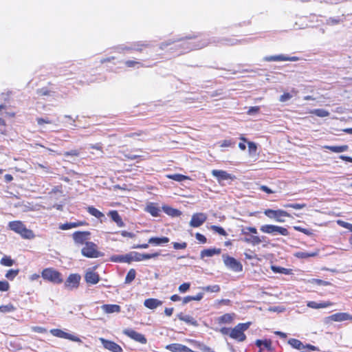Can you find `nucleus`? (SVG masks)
<instances>
[{
    "mask_svg": "<svg viewBox=\"0 0 352 352\" xmlns=\"http://www.w3.org/2000/svg\"><path fill=\"white\" fill-rule=\"evenodd\" d=\"M179 44H177V48L181 49V54H184L192 50L201 49L208 45V39L204 35H192L182 38L177 40Z\"/></svg>",
    "mask_w": 352,
    "mask_h": 352,
    "instance_id": "obj_1",
    "label": "nucleus"
},
{
    "mask_svg": "<svg viewBox=\"0 0 352 352\" xmlns=\"http://www.w3.org/2000/svg\"><path fill=\"white\" fill-rule=\"evenodd\" d=\"M8 228L20 235L24 239H32L35 237L34 232L28 229L21 221H12L8 223Z\"/></svg>",
    "mask_w": 352,
    "mask_h": 352,
    "instance_id": "obj_2",
    "label": "nucleus"
},
{
    "mask_svg": "<svg viewBox=\"0 0 352 352\" xmlns=\"http://www.w3.org/2000/svg\"><path fill=\"white\" fill-rule=\"evenodd\" d=\"M42 278L53 284L59 285L63 282L62 274L53 267H47L41 272Z\"/></svg>",
    "mask_w": 352,
    "mask_h": 352,
    "instance_id": "obj_3",
    "label": "nucleus"
},
{
    "mask_svg": "<svg viewBox=\"0 0 352 352\" xmlns=\"http://www.w3.org/2000/svg\"><path fill=\"white\" fill-rule=\"evenodd\" d=\"M257 229L255 227H246L241 230V234L245 236L243 241L252 245H257L260 244L263 240L256 235Z\"/></svg>",
    "mask_w": 352,
    "mask_h": 352,
    "instance_id": "obj_4",
    "label": "nucleus"
},
{
    "mask_svg": "<svg viewBox=\"0 0 352 352\" xmlns=\"http://www.w3.org/2000/svg\"><path fill=\"white\" fill-rule=\"evenodd\" d=\"M250 325V322L239 323L231 329L230 337L239 342H243L246 339L244 331H246Z\"/></svg>",
    "mask_w": 352,
    "mask_h": 352,
    "instance_id": "obj_5",
    "label": "nucleus"
},
{
    "mask_svg": "<svg viewBox=\"0 0 352 352\" xmlns=\"http://www.w3.org/2000/svg\"><path fill=\"white\" fill-rule=\"evenodd\" d=\"M264 214L271 219H274L276 222H285V217H292L291 214L285 210L278 209H265L263 212Z\"/></svg>",
    "mask_w": 352,
    "mask_h": 352,
    "instance_id": "obj_6",
    "label": "nucleus"
},
{
    "mask_svg": "<svg viewBox=\"0 0 352 352\" xmlns=\"http://www.w3.org/2000/svg\"><path fill=\"white\" fill-rule=\"evenodd\" d=\"M81 254L87 258H98L102 254L98 250L97 245L91 241H87L81 250Z\"/></svg>",
    "mask_w": 352,
    "mask_h": 352,
    "instance_id": "obj_7",
    "label": "nucleus"
},
{
    "mask_svg": "<svg viewBox=\"0 0 352 352\" xmlns=\"http://www.w3.org/2000/svg\"><path fill=\"white\" fill-rule=\"evenodd\" d=\"M260 230L265 234H276L278 233L283 236H288L289 234V231L287 228L272 224H266L261 226Z\"/></svg>",
    "mask_w": 352,
    "mask_h": 352,
    "instance_id": "obj_8",
    "label": "nucleus"
},
{
    "mask_svg": "<svg viewBox=\"0 0 352 352\" xmlns=\"http://www.w3.org/2000/svg\"><path fill=\"white\" fill-rule=\"evenodd\" d=\"M224 264L234 272H239L243 270L242 264L234 257L223 255Z\"/></svg>",
    "mask_w": 352,
    "mask_h": 352,
    "instance_id": "obj_9",
    "label": "nucleus"
},
{
    "mask_svg": "<svg viewBox=\"0 0 352 352\" xmlns=\"http://www.w3.org/2000/svg\"><path fill=\"white\" fill-rule=\"evenodd\" d=\"M212 176H214L217 182L220 184L222 181L224 180H231L233 181L236 179V176L228 173L226 170H212L211 172Z\"/></svg>",
    "mask_w": 352,
    "mask_h": 352,
    "instance_id": "obj_10",
    "label": "nucleus"
},
{
    "mask_svg": "<svg viewBox=\"0 0 352 352\" xmlns=\"http://www.w3.org/2000/svg\"><path fill=\"white\" fill-rule=\"evenodd\" d=\"M123 333L129 338L141 344H146L147 342L146 338L143 334L140 333L132 329H124L123 331Z\"/></svg>",
    "mask_w": 352,
    "mask_h": 352,
    "instance_id": "obj_11",
    "label": "nucleus"
},
{
    "mask_svg": "<svg viewBox=\"0 0 352 352\" xmlns=\"http://www.w3.org/2000/svg\"><path fill=\"white\" fill-rule=\"evenodd\" d=\"M80 280V276L78 274H71L65 282V288L72 289L78 287Z\"/></svg>",
    "mask_w": 352,
    "mask_h": 352,
    "instance_id": "obj_12",
    "label": "nucleus"
},
{
    "mask_svg": "<svg viewBox=\"0 0 352 352\" xmlns=\"http://www.w3.org/2000/svg\"><path fill=\"white\" fill-rule=\"evenodd\" d=\"M207 219V215L203 212L195 213L192 216L190 225L193 228L201 226Z\"/></svg>",
    "mask_w": 352,
    "mask_h": 352,
    "instance_id": "obj_13",
    "label": "nucleus"
},
{
    "mask_svg": "<svg viewBox=\"0 0 352 352\" xmlns=\"http://www.w3.org/2000/svg\"><path fill=\"white\" fill-rule=\"evenodd\" d=\"M89 235L90 232L88 231H77L73 233L72 236L75 243L85 245Z\"/></svg>",
    "mask_w": 352,
    "mask_h": 352,
    "instance_id": "obj_14",
    "label": "nucleus"
},
{
    "mask_svg": "<svg viewBox=\"0 0 352 352\" xmlns=\"http://www.w3.org/2000/svg\"><path fill=\"white\" fill-rule=\"evenodd\" d=\"M100 340L101 343L102 344L103 346L106 349H108L109 351H110L111 352H122L123 351L122 347L119 344H118L117 343H116L113 341L107 340L102 338H100Z\"/></svg>",
    "mask_w": 352,
    "mask_h": 352,
    "instance_id": "obj_15",
    "label": "nucleus"
},
{
    "mask_svg": "<svg viewBox=\"0 0 352 352\" xmlns=\"http://www.w3.org/2000/svg\"><path fill=\"white\" fill-rule=\"evenodd\" d=\"M328 319L333 322L352 320V315L346 312H339L329 316Z\"/></svg>",
    "mask_w": 352,
    "mask_h": 352,
    "instance_id": "obj_16",
    "label": "nucleus"
},
{
    "mask_svg": "<svg viewBox=\"0 0 352 352\" xmlns=\"http://www.w3.org/2000/svg\"><path fill=\"white\" fill-rule=\"evenodd\" d=\"M85 279L88 284L95 285L100 281V276L94 270H89L85 273Z\"/></svg>",
    "mask_w": 352,
    "mask_h": 352,
    "instance_id": "obj_17",
    "label": "nucleus"
},
{
    "mask_svg": "<svg viewBox=\"0 0 352 352\" xmlns=\"http://www.w3.org/2000/svg\"><path fill=\"white\" fill-rule=\"evenodd\" d=\"M151 45L148 43L138 41L133 45L132 47H128L127 50L142 52L146 49H151Z\"/></svg>",
    "mask_w": 352,
    "mask_h": 352,
    "instance_id": "obj_18",
    "label": "nucleus"
},
{
    "mask_svg": "<svg viewBox=\"0 0 352 352\" xmlns=\"http://www.w3.org/2000/svg\"><path fill=\"white\" fill-rule=\"evenodd\" d=\"M108 217H109L111 220L115 222L118 227L122 228L125 226L124 222L123 221L121 216L119 214L117 210H110L107 213Z\"/></svg>",
    "mask_w": 352,
    "mask_h": 352,
    "instance_id": "obj_19",
    "label": "nucleus"
},
{
    "mask_svg": "<svg viewBox=\"0 0 352 352\" xmlns=\"http://www.w3.org/2000/svg\"><path fill=\"white\" fill-rule=\"evenodd\" d=\"M134 252V258L135 261H141L144 260H148L151 258H156L160 255V253L155 252L151 254L148 253H139L136 252Z\"/></svg>",
    "mask_w": 352,
    "mask_h": 352,
    "instance_id": "obj_20",
    "label": "nucleus"
},
{
    "mask_svg": "<svg viewBox=\"0 0 352 352\" xmlns=\"http://www.w3.org/2000/svg\"><path fill=\"white\" fill-rule=\"evenodd\" d=\"M298 58L296 56L289 57L283 54L276 55V56H270L265 58V60L267 61H296Z\"/></svg>",
    "mask_w": 352,
    "mask_h": 352,
    "instance_id": "obj_21",
    "label": "nucleus"
},
{
    "mask_svg": "<svg viewBox=\"0 0 352 352\" xmlns=\"http://www.w3.org/2000/svg\"><path fill=\"white\" fill-rule=\"evenodd\" d=\"M235 317V314L231 313V314H225L217 319V322L219 325L223 324H230L234 320V318Z\"/></svg>",
    "mask_w": 352,
    "mask_h": 352,
    "instance_id": "obj_22",
    "label": "nucleus"
},
{
    "mask_svg": "<svg viewBox=\"0 0 352 352\" xmlns=\"http://www.w3.org/2000/svg\"><path fill=\"white\" fill-rule=\"evenodd\" d=\"M203 297H204L203 292L198 293L195 296H187L184 298H181L177 296V301H182V304L185 305V304H187L188 302H190L191 300L199 301L203 298Z\"/></svg>",
    "mask_w": 352,
    "mask_h": 352,
    "instance_id": "obj_23",
    "label": "nucleus"
},
{
    "mask_svg": "<svg viewBox=\"0 0 352 352\" xmlns=\"http://www.w3.org/2000/svg\"><path fill=\"white\" fill-rule=\"evenodd\" d=\"M102 311L106 314L120 313L121 307L118 305L105 304L101 307Z\"/></svg>",
    "mask_w": 352,
    "mask_h": 352,
    "instance_id": "obj_24",
    "label": "nucleus"
},
{
    "mask_svg": "<svg viewBox=\"0 0 352 352\" xmlns=\"http://www.w3.org/2000/svg\"><path fill=\"white\" fill-rule=\"evenodd\" d=\"M333 302L331 301H324L322 302H317L315 301H309L307 304L308 307L312 309H321V308H327L328 307L332 306Z\"/></svg>",
    "mask_w": 352,
    "mask_h": 352,
    "instance_id": "obj_25",
    "label": "nucleus"
},
{
    "mask_svg": "<svg viewBox=\"0 0 352 352\" xmlns=\"http://www.w3.org/2000/svg\"><path fill=\"white\" fill-rule=\"evenodd\" d=\"M162 304V302L156 298H148L146 299L144 302V305L150 309H154L160 306Z\"/></svg>",
    "mask_w": 352,
    "mask_h": 352,
    "instance_id": "obj_26",
    "label": "nucleus"
},
{
    "mask_svg": "<svg viewBox=\"0 0 352 352\" xmlns=\"http://www.w3.org/2000/svg\"><path fill=\"white\" fill-rule=\"evenodd\" d=\"M146 211L155 217L160 216V209L154 203H150L148 205H147Z\"/></svg>",
    "mask_w": 352,
    "mask_h": 352,
    "instance_id": "obj_27",
    "label": "nucleus"
},
{
    "mask_svg": "<svg viewBox=\"0 0 352 352\" xmlns=\"http://www.w3.org/2000/svg\"><path fill=\"white\" fill-rule=\"evenodd\" d=\"M85 224V222L83 221H77V222H72V223H62L59 225V229L62 230H69L74 228H77L79 226H82Z\"/></svg>",
    "mask_w": 352,
    "mask_h": 352,
    "instance_id": "obj_28",
    "label": "nucleus"
},
{
    "mask_svg": "<svg viewBox=\"0 0 352 352\" xmlns=\"http://www.w3.org/2000/svg\"><path fill=\"white\" fill-rule=\"evenodd\" d=\"M221 253V249L212 248V249H204L201 252V257H211L215 254H219Z\"/></svg>",
    "mask_w": 352,
    "mask_h": 352,
    "instance_id": "obj_29",
    "label": "nucleus"
},
{
    "mask_svg": "<svg viewBox=\"0 0 352 352\" xmlns=\"http://www.w3.org/2000/svg\"><path fill=\"white\" fill-rule=\"evenodd\" d=\"M120 153L123 155L125 160H136L137 162H140L145 160L143 155H132L130 153H126L125 151H122Z\"/></svg>",
    "mask_w": 352,
    "mask_h": 352,
    "instance_id": "obj_30",
    "label": "nucleus"
},
{
    "mask_svg": "<svg viewBox=\"0 0 352 352\" xmlns=\"http://www.w3.org/2000/svg\"><path fill=\"white\" fill-rule=\"evenodd\" d=\"M255 344L259 348H262L261 346H263L266 349H267L269 351L272 350V340L270 339H265L263 340H256Z\"/></svg>",
    "mask_w": 352,
    "mask_h": 352,
    "instance_id": "obj_31",
    "label": "nucleus"
},
{
    "mask_svg": "<svg viewBox=\"0 0 352 352\" xmlns=\"http://www.w3.org/2000/svg\"><path fill=\"white\" fill-rule=\"evenodd\" d=\"M87 211L89 214L95 217L98 219H101L104 217V214L94 206H88L87 208Z\"/></svg>",
    "mask_w": 352,
    "mask_h": 352,
    "instance_id": "obj_32",
    "label": "nucleus"
},
{
    "mask_svg": "<svg viewBox=\"0 0 352 352\" xmlns=\"http://www.w3.org/2000/svg\"><path fill=\"white\" fill-rule=\"evenodd\" d=\"M324 148L333 153H342L346 151L349 148V146L348 145L324 146Z\"/></svg>",
    "mask_w": 352,
    "mask_h": 352,
    "instance_id": "obj_33",
    "label": "nucleus"
},
{
    "mask_svg": "<svg viewBox=\"0 0 352 352\" xmlns=\"http://www.w3.org/2000/svg\"><path fill=\"white\" fill-rule=\"evenodd\" d=\"M169 242V239L166 236L162 237H152L148 240V243L155 244L157 245L167 243Z\"/></svg>",
    "mask_w": 352,
    "mask_h": 352,
    "instance_id": "obj_34",
    "label": "nucleus"
},
{
    "mask_svg": "<svg viewBox=\"0 0 352 352\" xmlns=\"http://www.w3.org/2000/svg\"><path fill=\"white\" fill-rule=\"evenodd\" d=\"M178 316L181 320H183L189 324H191L193 326L198 325L197 321L190 316L183 315L182 314H180Z\"/></svg>",
    "mask_w": 352,
    "mask_h": 352,
    "instance_id": "obj_35",
    "label": "nucleus"
},
{
    "mask_svg": "<svg viewBox=\"0 0 352 352\" xmlns=\"http://www.w3.org/2000/svg\"><path fill=\"white\" fill-rule=\"evenodd\" d=\"M271 269L274 273H279L283 274H292V270L287 269L280 266L272 265Z\"/></svg>",
    "mask_w": 352,
    "mask_h": 352,
    "instance_id": "obj_36",
    "label": "nucleus"
},
{
    "mask_svg": "<svg viewBox=\"0 0 352 352\" xmlns=\"http://www.w3.org/2000/svg\"><path fill=\"white\" fill-rule=\"evenodd\" d=\"M16 309V307L12 303L0 306V312L3 314L14 312Z\"/></svg>",
    "mask_w": 352,
    "mask_h": 352,
    "instance_id": "obj_37",
    "label": "nucleus"
},
{
    "mask_svg": "<svg viewBox=\"0 0 352 352\" xmlns=\"http://www.w3.org/2000/svg\"><path fill=\"white\" fill-rule=\"evenodd\" d=\"M124 65L126 67L140 68L144 67V64L142 62L134 60H126Z\"/></svg>",
    "mask_w": 352,
    "mask_h": 352,
    "instance_id": "obj_38",
    "label": "nucleus"
},
{
    "mask_svg": "<svg viewBox=\"0 0 352 352\" xmlns=\"http://www.w3.org/2000/svg\"><path fill=\"white\" fill-rule=\"evenodd\" d=\"M288 343L294 349L298 350L305 349V346L303 345L302 342L298 339L291 338L289 340Z\"/></svg>",
    "mask_w": 352,
    "mask_h": 352,
    "instance_id": "obj_39",
    "label": "nucleus"
},
{
    "mask_svg": "<svg viewBox=\"0 0 352 352\" xmlns=\"http://www.w3.org/2000/svg\"><path fill=\"white\" fill-rule=\"evenodd\" d=\"M309 113L320 118L327 117L329 116V112L322 109H314L310 111Z\"/></svg>",
    "mask_w": 352,
    "mask_h": 352,
    "instance_id": "obj_40",
    "label": "nucleus"
},
{
    "mask_svg": "<svg viewBox=\"0 0 352 352\" xmlns=\"http://www.w3.org/2000/svg\"><path fill=\"white\" fill-rule=\"evenodd\" d=\"M318 255L316 252H298L295 254V256L298 258H307L309 257H314Z\"/></svg>",
    "mask_w": 352,
    "mask_h": 352,
    "instance_id": "obj_41",
    "label": "nucleus"
},
{
    "mask_svg": "<svg viewBox=\"0 0 352 352\" xmlns=\"http://www.w3.org/2000/svg\"><path fill=\"white\" fill-rule=\"evenodd\" d=\"M50 333L55 337L65 338L66 339L67 332L60 329H52L50 330Z\"/></svg>",
    "mask_w": 352,
    "mask_h": 352,
    "instance_id": "obj_42",
    "label": "nucleus"
},
{
    "mask_svg": "<svg viewBox=\"0 0 352 352\" xmlns=\"http://www.w3.org/2000/svg\"><path fill=\"white\" fill-rule=\"evenodd\" d=\"M136 276V272L134 269H131L127 272L126 276L125 277L124 283L126 284L131 283L132 281L134 280Z\"/></svg>",
    "mask_w": 352,
    "mask_h": 352,
    "instance_id": "obj_43",
    "label": "nucleus"
},
{
    "mask_svg": "<svg viewBox=\"0 0 352 352\" xmlns=\"http://www.w3.org/2000/svg\"><path fill=\"white\" fill-rule=\"evenodd\" d=\"M0 263L3 266L10 267L14 265V261L12 259L10 256H4L1 258Z\"/></svg>",
    "mask_w": 352,
    "mask_h": 352,
    "instance_id": "obj_44",
    "label": "nucleus"
},
{
    "mask_svg": "<svg viewBox=\"0 0 352 352\" xmlns=\"http://www.w3.org/2000/svg\"><path fill=\"white\" fill-rule=\"evenodd\" d=\"M284 208H293L296 210H300L302 209L307 207V204L305 203L300 204V203H293V204H285Z\"/></svg>",
    "mask_w": 352,
    "mask_h": 352,
    "instance_id": "obj_45",
    "label": "nucleus"
},
{
    "mask_svg": "<svg viewBox=\"0 0 352 352\" xmlns=\"http://www.w3.org/2000/svg\"><path fill=\"white\" fill-rule=\"evenodd\" d=\"M203 292H219L220 291V287L218 285H208L206 287H201Z\"/></svg>",
    "mask_w": 352,
    "mask_h": 352,
    "instance_id": "obj_46",
    "label": "nucleus"
},
{
    "mask_svg": "<svg viewBox=\"0 0 352 352\" xmlns=\"http://www.w3.org/2000/svg\"><path fill=\"white\" fill-rule=\"evenodd\" d=\"M19 269H16V270L11 269V270H9L6 272L5 276L8 280H13L14 279V278L19 274Z\"/></svg>",
    "mask_w": 352,
    "mask_h": 352,
    "instance_id": "obj_47",
    "label": "nucleus"
},
{
    "mask_svg": "<svg viewBox=\"0 0 352 352\" xmlns=\"http://www.w3.org/2000/svg\"><path fill=\"white\" fill-rule=\"evenodd\" d=\"M38 125L42 126L45 124H54V121L48 117L46 118H37L36 119Z\"/></svg>",
    "mask_w": 352,
    "mask_h": 352,
    "instance_id": "obj_48",
    "label": "nucleus"
},
{
    "mask_svg": "<svg viewBox=\"0 0 352 352\" xmlns=\"http://www.w3.org/2000/svg\"><path fill=\"white\" fill-rule=\"evenodd\" d=\"M52 91L48 89L47 87H42L41 89H38L36 90V94L38 96H48L51 95Z\"/></svg>",
    "mask_w": 352,
    "mask_h": 352,
    "instance_id": "obj_49",
    "label": "nucleus"
},
{
    "mask_svg": "<svg viewBox=\"0 0 352 352\" xmlns=\"http://www.w3.org/2000/svg\"><path fill=\"white\" fill-rule=\"evenodd\" d=\"M210 229L221 236H226L228 234L223 228L218 226H211Z\"/></svg>",
    "mask_w": 352,
    "mask_h": 352,
    "instance_id": "obj_50",
    "label": "nucleus"
},
{
    "mask_svg": "<svg viewBox=\"0 0 352 352\" xmlns=\"http://www.w3.org/2000/svg\"><path fill=\"white\" fill-rule=\"evenodd\" d=\"M162 209L164 212H166L167 214L175 217L176 216V209L173 208L168 206H164L162 207Z\"/></svg>",
    "mask_w": 352,
    "mask_h": 352,
    "instance_id": "obj_51",
    "label": "nucleus"
},
{
    "mask_svg": "<svg viewBox=\"0 0 352 352\" xmlns=\"http://www.w3.org/2000/svg\"><path fill=\"white\" fill-rule=\"evenodd\" d=\"M294 229L295 230L300 232L307 236H311L313 234V232L311 230L307 229V228H302L300 226H294Z\"/></svg>",
    "mask_w": 352,
    "mask_h": 352,
    "instance_id": "obj_52",
    "label": "nucleus"
},
{
    "mask_svg": "<svg viewBox=\"0 0 352 352\" xmlns=\"http://www.w3.org/2000/svg\"><path fill=\"white\" fill-rule=\"evenodd\" d=\"M124 263H131L132 261H135L134 252H130L129 254L123 255Z\"/></svg>",
    "mask_w": 352,
    "mask_h": 352,
    "instance_id": "obj_53",
    "label": "nucleus"
},
{
    "mask_svg": "<svg viewBox=\"0 0 352 352\" xmlns=\"http://www.w3.org/2000/svg\"><path fill=\"white\" fill-rule=\"evenodd\" d=\"M10 289V284L6 280H0V291L7 292Z\"/></svg>",
    "mask_w": 352,
    "mask_h": 352,
    "instance_id": "obj_54",
    "label": "nucleus"
},
{
    "mask_svg": "<svg viewBox=\"0 0 352 352\" xmlns=\"http://www.w3.org/2000/svg\"><path fill=\"white\" fill-rule=\"evenodd\" d=\"M109 259L114 263H124L123 255H112Z\"/></svg>",
    "mask_w": 352,
    "mask_h": 352,
    "instance_id": "obj_55",
    "label": "nucleus"
},
{
    "mask_svg": "<svg viewBox=\"0 0 352 352\" xmlns=\"http://www.w3.org/2000/svg\"><path fill=\"white\" fill-rule=\"evenodd\" d=\"M80 155V151L77 149H73L69 151H66L63 153V155L65 157L72 156V157H78Z\"/></svg>",
    "mask_w": 352,
    "mask_h": 352,
    "instance_id": "obj_56",
    "label": "nucleus"
},
{
    "mask_svg": "<svg viewBox=\"0 0 352 352\" xmlns=\"http://www.w3.org/2000/svg\"><path fill=\"white\" fill-rule=\"evenodd\" d=\"M250 153L255 154L257 151V146L253 142H248Z\"/></svg>",
    "mask_w": 352,
    "mask_h": 352,
    "instance_id": "obj_57",
    "label": "nucleus"
},
{
    "mask_svg": "<svg viewBox=\"0 0 352 352\" xmlns=\"http://www.w3.org/2000/svg\"><path fill=\"white\" fill-rule=\"evenodd\" d=\"M190 283H184L182 284L181 285H179L178 289L180 292L184 293L190 289Z\"/></svg>",
    "mask_w": 352,
    "mask_h": 352,
    "instance_id": "obj_58",
    "label": "nucleus"
},
{
    "mask_svg": "<svg viewBox=\"0 0 352 352\" xmlns=\"http://www.w3.org/2000/svg\"><path fill=\"white\" fill-rule=\"evenodd\" d=\"M196 239L201 243H206L207 242V239L204 235L201 233H196L195 234Z\"/></svg>",
    "mask_w": 352,
    "mask_h": 352,
    "instance_id": "obj_59",
    "label": "nucleus"
},
{
    "mask_svg": "<svg viewBox=\"0 0 352 352\" xmlns=\"http://www.w3.org/2000/svg\"><path fill=\"white\" fill-rule=\"evenodd\" d=\"M234 145V142L231 140H224L221 142L220 146L221 147H230Z\"/></svg>",
    "mask_w": 352,
    "mask_h": 352,
    "instance_id": "obj_60",
    "label": "nucleus"
},
{
    "mask_svg": "<svg viewBox=\"0 0 352 352\" xmlns=\"http://www.w3.org/2000/svg\"><path fill=\"white\" fill-rule=\"evenodd\" d=\"M66 339L74 341V342H82L81 340L78 337H77L74 335L68 333H67Z\"/></svg>",
    "mask_w": 352,
    "mask_h": 352,
    "instance_id": "obj_61",
    "label": "nucleus"
},
{
    "mask_svg": "<svg viewBox=\"0 0 352 352\" xmlns=\"http://www.w3.org/2000/svg\"><path fill=\"white\" fill-rule=\"evenodd\" d=\"M292 97V96L289 93H288V92L284 93L283 95L280 96V101L285 102V101L291 99Z\"/></svg>",
    "mask_w": 352,
    "mask_h": 352,
    "instance_id": "obj_62",
    "label": "nucleus"
},
{
    "mask_svg": "<svg viewBox=\"0 0 352 352\" xmlns=\"http://www.w3.org/2000/svg\"><path fill=\"white\" fill-rule=\"evenodd\" d=\"M32 331H34V332H36V333H45L47 331V330L44 328V327H33L32 328Z\"/></svg>",
    "mask_w": 352,
    "mask_h": 352,
    "instance_id": "obj_63",
    "label": "nucleus"
},
{
    "mask_svg": "<svg viewBox=\"0 0 352 352\" xmlns=\"http://www.w3.org/2000/svg\"><path fill=\"white\" fill-rule=\"evenodd\" d=\"M259 189L267 194H272V193L275 192L274 190H271L270 188H268L267 186H265V185H261L259 187Z\"/></svg>",
    "mask_w": 352,
    "mask_h": 352,
    "instance_id": "obj_64",
    "label": "nucleus"
}]
</instances>
